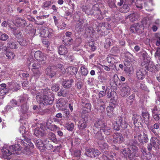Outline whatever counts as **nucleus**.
<instances>
[{
    "label": "nucleus",
    "instance_id": "obj_1",
    "mask_svg": "<svg viewBox=\"0 0 160 160\" xmlns=\"http://www.w3.org/2000/svg\"><path fill=\"white\" fill-rule=\"evenodd\" d=\"M129 144L130 146L129 148L124 149L122 153L125 157L128 156L130 159L132 160L134 158L139 156L138 148L137 146L138 142L136 141L132 140L130 141Z\"/></svg>",
    "mask_w": 160,
    "mask_h": 160
},
{
    "label": "nucleus",
    "instance_id": "obj_2",
    "mask_svg": "<svg viewBox=\"0 0 160 160\" xmlns=\"http://www.w3.org/2000/svg\"><path fill=\"white\" fill-rule=\"evenodd\" d=\"M31 93L33 94H36V99L38 103L41 105H44L52 104L53 102V97L52 95L48 96L43 93L42 91L38 92L35 88V90L31 91Z\"/></svg>",
    "mask_w": 160,
    "mask_h": 160
},
{
    "label": "nucleus",
    "instance_id": "obj_3",
    "mask_svg": "<svg viewBox=\"0 0 160 160\" xmlns=\"http://www.w3.org/2000/svg\"><path fill=\"white\" fill-rule=\"evenodd\" d=\"M154 56L158 62H160V48H158L154 54ZM142 66L147 70L150 72H152L155 69L157 70L160 69V63L155 66L153 62L151 61H145L142 63Z\"/></svg>",
    "mask_w": 160,
    "mask_h": 160
},
{
    "label": "nucleus",
    "instance_id": "obj_4",
    "mask_svg": "<svg viewBox=\"0 0 160 160\" xmlns=\"http://www.w3.org/2000/svg\"><path fill=\"white\" fill-rule=\"evenodd\" d=\"M21 143L25 146L24 149V152L26 154H30V152L32 150L34 145L31 142L30 139L27 137L25 138L24 140H20Z\"/></svg>",
    "mask_w": 160,
    "mask_h": 160
},
{
    "label": "nucleus",
    "instance_id": "obj_5",
    "mask_svg": "<svg viewBox=\"0 0 160 160\" xmlns=\"http://www.w3.org/2000/svg\"><path fill=\"white\" fill-rule=\"evenodd\" d=\"M107 140V142L110 143L120 144L124 141V138L122 135L120 133H115L112 137H108Z\"/></svg>",
    "mask_w": 160,
    "mask_h": 160
},
{
    "label": "nucleus",
    "instance_id": "obj_6",
    "mask_svg": "<svg viewBox=\"0 0 160 160\" xmlns=\"http://www.w3.org/2000/svg\"><path fill=\"white\" fill-rule=\"evenodd\" d=\"M19 101L21 103H23V104L21 106L20 111L24 115L22 117V118L26 119L28 118L27 113L28 111V107L26 103V99L24 98L23 96H21L19 98Z\"/></svg>",
    "mask_w": 160,
    "mask_h": 160
},
{
    "label": "nucleus",
    "instance_id": "obj_7",
    "mask_svg": "<svg viewBox=\"0 0 160 160\" xmlns=\"http://www.w3.org/2000/svg\"><path fill=\"white\" fill-rule=\"evenodd\" d=\"M52 32V29H48L45 27H42L39 30L40 35L42 37L51 38L54 35Z\"/></svg>",
    "mask_w": 160,
    "mask_h": 160
},
{
    "label": "nucleus",
    "instance_id": "obj_8",
    "mask_svg": "<svg viewBox=\"0 0 160 160\" xmlns=\"http://www.w3.org/2000/svg\"><path fill=\"white\" fill-rule=\"evenodd\" d=\"M96 133L95 137L99 140L98 143L100 148L103 149L107 148L108 147V145L103 140V138L101 133L99 131H96Z\"/></svg>",
    "mask_w": 160,
    "mask_h": 160
},
{
    "label": "nucleus",
    "instance_id": "obj_9",
    "mask_svg": "<svg viewBox=\"0 0 160 160\" xmlns=\"http://www.w3.org/2000/svg\"><path fill=\"white\" fill-rule=\"evenodd\" d=\"M46 130L44 124L41 123L39 124V127L35 129L34 133L37 137L39 138L44 136L45 134V131Z\"/></svg>",
    "mask_w": 160,
    "mask_h": 160
},
{
    "label": "nucleus",
    "instance_id": "obj_10",
    "mask_svg": "<svg viewBox=\"0 0 160 160\" xmlns=\"http://www.w3.org/2000/svg\"><path fill=\"white\" fill-rule=\"evenodd\" d=\"M35 58L40 63H44L46 59V57L44 54L40 51H36L34 54Z\"/></svg>",
    "mask_w": 160,
    "mask_h": 160
},
{
    "label": "nucleus",
    "instance_id": "obj_11",
    "mask_svg": "<svg viewBox=\"0 0 160 160\" xmlns=\"http://www.w3.org/2000/svg\"><path fill=\"white\" fill-rule=\"evenodd\" d=\"M86 21L85 20L80 19L77 22L75 29L77 32H81L85 28L87 25Z\"/></svg>",
    "mask_w": 160,
    "mask_h": 160
},
{
    "label": "nucleus",
    "instance_id": "obj_12",
    "mask_svg": "<svg viewBox=\"0 0 160 160\" xmlns=\"http://www.w3.org/2000/svg\"><path fill=\"white\" fill-rule=\"evenodd\" d=\"M106 125V123L102 120H100L96 121L93 126V132L95 134L96 131L101 130L102 128H103Z\"/></svg>",
    "mask_w": 160,
    "mask_h": 160
},
{
    "label": "nucleus",
    "instance_id": "obj_13",
    "mask_svg": "<svg viewBox=\"0 0 160 160\" xmlns=\"http://www.w3.org/2000/svg\"><path fill=\"white\" fill-rule=\"evenodd\" d=\"M94 107L99 112H102L105 110L104 103L102 100L98 99L97 102L94 103Z\"/></svg>",
    "mask_w": 160,
    "mask_h": 160
},
{
    "label": "nucleus",
    "instance_id": "obj_14",
    "mask_svg": "<svg viewBox=\"0 0 160 160\" xmlns=\"http://www.w3.org/2000/svg\"><path fill=\"white\" fill-rule=\"evenodd\" d=\"M100 153V152L98 150L93 148L88 149L85 152L86 155L91 158L95 157L98 156Z\"/></svg>",
    "mask_w": 160,
    "mask_h": 160
},
{
    "label": "nucleus",
    "instance_id": "obj_15",
    "mask_svg": "<svg viewBox=\"0 0 160 160\" xmlns=\"http://www.w3.org/2000/svg\"><path fill=\"white\" fill-rule=\"evenodd\" d=\"M134 137L136 139L138 140L141 143H146L148 140L147 135L145 133H143V135L139 133H137L135 135Z\"/></svg>",
    "mask_w": 160,
    "mask_h": 160
},
{
    "label": "nucleus",
    "instance_id": "obj_16",
    "mask_svg": "<svg viewBox=\"0 0 160 160\" xmlns=\"http://www.w3.org/2000/svg\"><path fill=\"white\" fill-rule=\"evenodd\" d=\"M132 119L133 123L135 126L138 127L140 125H142L143 121L140 116L137 114L134 115H133Z\"/></svg>",
    "mask_w": 160,
    "mask_h": 160
},
{
    "label": "nucleus",
    "instance_id": "obj_17",
    "mask_svg": "<svg viewBox=\"0 0 160 160\" xmlns=\"http://www.w3.org/2000/svg\"><path fill=\"white\" fill-rule=\"evenodd\" d=\"M12 154L19 155L21 152V148L18 144L12 145L9 147Z\"/></svg>",
    "mask_w": 160,
    "mask_h": 160
},
{
    "label": "nucleus",
    "instance_id": "obj_18",
    "mask_svg": "<svg viewBox=\"0 0 160 160\" xmlns=\"http://www.w3.org/2000/svg\"><path fill=\"white\" fill-rule=\"evenodd\" d=\"M150 142L156 150L160 149V140L157 138L152 137L150 140Z\"/></svg>",
    "mask_w": 160,
    "mask_h": 160
},
{
    "label": "nucleus",
    "instance_id": "obj_19",
    "mask_svg": "<svg viewBox=\"0 0 160 160\" xmlns=\"http://www.w3.org/2000/svg\"><path fill=\"white\" fill-rule=\"evenodd\" d=\"M14 22L16 25L22 27H25L26 25V21L20 17H16Z\"/></svg>",
    "mask_w": 160,
    "mask_h": 160
},
{
    "label": "nucleus",
    "instance_id": "obj_20",
    "mask_svg": "<svg viewBox=\"0 0 160 160\" xmlns=\"http://www.w3.org/2000/svg\"><path fill=\"white\" fill-rule=\"evenodd\" d=\"M130 88L128 86L124 83L122 88L121 94L123 97H127L130 93Z\"/></svg>",
    "mask_w": 160,
    "mask_h": 160
},
{
    "label": "nucleus",
    "instance_id": "obj_21",
    "mask_svg": "<svg viewBox=\"0 0 160 160\" xmlns=\"http://www.w3.org/2000/svg\"><path fill=\"white\" fill-rule=\"evenodd\" d=\"M117 122L118 124H119L120 127L122 129H125L128 127V123L126 122L125 119L122 117H118L117 119Z\"/></svg>",
    "mask_w": 160,
    "mask_h": 160
},
{
    "label": "nucleus",
    "instance_id": "obj_22",
    "mask_svg": "<svg viewBox=\"0 0 160 160\" xmlns=\"http://www.w3.org/2000/svg\"><path fill=\"white\" fill-rule=\"evenodd\" d=\"M35 144L36 147L40 150L42 152L44 150L45 145L41 140L38 139L36 140L35 141Z\"/></svg>",
    "mask_w": 160,
    "mask_h": 160
},
{
    "label": "nucleus",
    "instance_id": "obj_23",
    "mask_svg": "<svg viewBox=\"0 0 160 160\" xmlns=\"http://www.w3.org/2000/svg\"><path fill=\"white\" fill-rule=\"evenodd\" d=\"M54 68V67L53 66L49 67L46 69V74L50 78H52L55 75V72L53 70Z\"/></svg>",
    "mask_w": 160,
    "mask_h": 160
},
{
    "label": "nucleus",
    "instance_id": "obj_24",
    "mask_svg": "<svg viewBox=\"0 0 160 160\" xmlns=\"http://www.w3.org/2000/svg\"><path fill=\"white\" fill-rule=\"evenodd\" d=\"M87 119L82 118L80 120L78 124V127L80 129H83L87 126Z\"/></svg>",
    "mask_w": 160,
    "mask_h": 160
},
{
    "label": "nucleus",
    "instance_id": "obj_25",
    "mask_svg": "<svg viewBox=\"0 0 160 160\" xmlns=\"http://www.w3.org/2000/svg\"><path fill=\"white\" fill-rule=\"evenodd\" d=\"M139 15L137 13H133L129 15L126 18H129L131 22H134L138 20Z\"/></svg>",
    "mask_w": 160,
    "mask_h": 160
},
{
    "label": "nucleus",
    "instance_id": "obj_26",
    "mask_svg": "<svg viewBox=\"0 0 160 160\" xmlns=\"http://www.w3.org/2000/svg\"><path fill=\"white\" fill-rule=\"evenodd\" d=\"M136 76L138 79L139 80H142L144 78V74L142 69H137Z\"/></svg>",
    "mask_w": 160,
    "mask_h": 160
},
{
    "label": "nucleus",
    "instance_id": "obj_27",
    "mask_svg": "<svg viewBox=\"0 0 160 160\" xmlns=\"http://www.w3.org/2000/svg\"><path fill=\"white\" fill-rule=\"evenodd\" d=\"M18 43L13 40H10L7 44V47L11 49H16L18 48Z\"/></svg>",
    "mask_w": 160,
    "mask_h": 160
},
{
    "label": "nucleus",
    "instance_id": "obj_28",
    "mask_svg": "<svg viewBox=\"0 0 160 160\" xmlns=\"http://www.w3.org/2000/svg\"><path fill=\"white\" fill-rule=\"evenodd\" d=\"M58 53L60 55H64L68 52L67 49L63 45L60 46L58 48Z\"/></svg>",
    "mask_w": 160,
    "mask_h": 160
},
{
    "label": "nucleus",
    "instance_id": "obj_29",
    "mask_svg": "<svg viewBox=\"0 0 160 160\" xmlns=\"http://www.w3.org/2000/svg\"><path fill=\"white\" fill-rule=\"evenodd\" d=\"M72 79L65 80L62 83V85L65 88H69L71 86L72 83L73 82Z\"/></svg>",
    "mask_w": 160,
    "mask_h": 160
},
{
    "label": "nucleus",
    "instance_id": "obj_30",
    "mask_svg": "<svg viewBox=\"0 0 160 160\" xmlns=\"http://www.w3.org/2000/svg\"><path fill=\"white\" fill-rule=\"evenodd\" d=\"M103 156L107 157L108 159H109L108 157H110L114 160V158H115L116 154L114 153L111 152H109L108 151L105 150L104 152V154L102 156Z\"/></svg>",
    "mask_w": 160,
    "mask_h": 160
},
{
    "label": "nucleus",
    "instance_id": "obj_31",
    "mask_svg": "<svg viewBox=\"0 0 160 160\" xmlns=\"http://www.w3.org/2000/svg\"><path fill=\"white\" fill-rule=\"evenodd\" d=\"M106 135H110L112 132L111 128L109 126H108L107 125L101 130Z\"/></svg>",
    "mask_w": 160,
    "mask_h": 160
},
{
    "label": "nucleus",
    "instance_id": "obj_32",
    "mask_svg": "<svg viewBox=\"0 0 160 160\" xmlns=\"http://www.w3.org/2000/svg\"><path fill=\"white\" fill-rule=\"evenodd\" d=\"M67 69L68 73L71 74H75L77 73L78 72V69L77 68L72 66L68 67Z\"/></svg>",
    "mask_w": 160,
    "mask_h": 160
},
{
    "label": "nucleus",
    "instance_id": "obj_33",
    "mask_svg": "<svg viewBox=\"0 0 160 160\" xmlns=\"http://www.w3.org/2000/svg\"><path fill=\"white\" fill-rule=\"evenodd\" d=\"M126 74L129 76L131 75L133 73V68L132 65L130 67H127L125 69Z\"/></svg>",
    "mask_w": 160,
    "mask_h": 160
},
{
    "label": "nucleus",
    "instance_id": "obj_34",
    "mask_svg": "<svg viewBox=\"0 0 160 160\" xmlns=\"http://www.w3.org/2000/svg\"><path fill=\"white\" fill-rule=\"evenodd\" d=\"M114 108L111 106H109L107 107L106 110L107 115L110 117L112 116L113 113Z\"/></svg>",
    "mask_w": 160,
    "mask_h": 160
},
{
    "label": "nucleus",
    "instance_id": "obj_35",
    "mask_svg": "<svg viewBox=\"0 0 160 160\" xmlns=\"http://www.w3.org/2000/svg\"><path fill=\"white\" fill-rule=\"evenodd\" d=\"M130 10L129 6L125 3H124L123 6L120 8V12L123 13H126Z\"/></svg>",
    "mask_w": 160,
    "mask_h": 160
},
{
    "label": "nucleus",
    "instance_id": "obj_36",
    "mask_svg": "<svg viewBox=\"0 0 160 160\" xmlns=\"http://www.w3.org/2000/svg\"><path fill=\"white\" fill-rule=\"evenodd\" d=\"M63 42L64 44L66 45H70L73 42V40L72 38H63Z\"/></svg>",
    "mask_w": 160,
    "mask_h": 160
},
{
    "label": "nucleus",
    "instance_id": "obj_37",
    "mask_svg": "<svg viewBox=\"0 0 160 160\" xmlns=\"http://www.w3.org/2000/svg\"><path fill=\"white\" fill-rule=\"evenodd\" d=\"M19 85L17 83H13L10 86V88L13 91H17L19 88Z\"/></svg>",
    "mask_w": 160,
    "mask_h": 160
},
{
    "label": "nucleus",
    "instance_id": "obj_38",
    "mask_svg": "<svg viewBox=\"0 0 160 160\" xmlns=\"http://www.w3.org/2000/svg\"><path fill=\"white\" fill-rule=\"evenodd\" d=\"M68 94V91L67 90H61L58 93V96H62L65 97L67 96Z\"/></svg>",
    "mask_w": 160,
    "mask_h": 160
},
{
    "label": "nucleus",
    "instance_id": "obj_39",
    "mask_svg": "<svg viewBox=\"0 0 160 160\" xmlns=\"http://www.w3.org/2000/svg\"><path fill=\"white\" fill-rule=\"evenodd\" d=\"M107 60L110 63L113 64L117 62V61L112 56H108L107 58Z\"/></svg>",
    "mask_w": 160,
    "mask_h": 160
},
{
    "label": "nucleus",
    "instance_id": "obj_40",
    "mask_svg": "<svg viewBox=\"0 0 160 160\" xmlns=\"http://www.w3.org/2000/svg\"><path fill=\"white\" fill-rule=\"evenodd\" d=\"M32 71L33 72V76L36 79L38 78L41 74V72L38 69H32Z\"/></svg>",
    "mask_w": 160,
    "mask_h": 160
},
{
    "label": "nucleus",
    "instance_id": "obj_41",
    "mask_svg": "<svg viewBox=\"0 0 160 160\" xmlns=\"http://www.w3.org/2000/svg\"><path fill=\"white\" fill-rule=\"evenodd\" d=\"M0 40L2 41H5L9 38L8 36L5 33H2L0 32Z\"/></svg>",
    "mask_w": 160,
    "mask_h": 160
},
{
    "label": "nucleus",
    "instance_id": "obj_42",
    "mask_svg": "<svg viewBox=\"0 0 160 160\" xmlns=\"http://www.w3.org/2000/svg\"><path fill=\"white\" fill-rule=\"evenodd\" d=\"M66 127L68 131H72L74 128V124L73 123L69 124L68 122H67L66 124Z\"/></svg>",
    "mask_w": 160,
    "mask_h": 160
},
{
    "label": "nucleus",
    "instance_id": "obj_43",
    "mask_svg": "<svg viewBox=\"0 0 160 160\" xmlns=\"http://www.w3.org/2000/svg\"><path fill=\"white\" fill-rule=\"evenodd\" d=\"M2 152L4 155L7 156H10L12 154L11 150L9 149V148L8 149L6 148L3 149L2 150Z\"/></svg>",
    "mask_w": 160,
    "mask_h": 160
},
{
    "label": "nucleus",
    "instance_id": "obj_44",
    "mask_svg": "<svg viewBox=\"0 0 160 160\" xmlns=\"http://www.w3.org/2000/svg\"><path fill=\"white\" fill-rule=\"evenodd\" d=\"M6 55L9 59H13L15 56L14 53L12 52L7 51L6 53Z\"/></svg>",
    "mask_w": 160,
    "mask_h": 160
},
{
    "label": "nucleus",
    "instance_id": "obj_45",
    "mask_svg": "<svg viewBox=\"0 0 160 160\" xmlns=\"http://www.w3.org/2000/svg\"><path fill=\"white\" fill-rule=\"evenodd\" d=\"M84 110L87 112H89L91 110V104L90 103H87L85 104V106L84 108Z\"/></svg>",
    "mask_w": 160,
    "mask_h": 160
},
{
    "label": "nucleus",
    "instance_id": "obj_46",
    "mask_svg": "<svg viewBox=\"0 0 160 160\" xmlns=\"http://www.w3.org/2000/svg\"><path fill=\"white\" fill-rule=\"evenodd\" d=\"M81 74L84 76H86L88 73V71L84 66H83L81 67Z\"/></svg>",
    "mask_w": 160,
    "mask_h": 160
},
{
    "label": "nucleus",
    "instance_id": "obj_47",
    "mask_svg": "<svg viewBox=\"0 0 160 160\" xmlns=\"http://www.w3.org/2000/svg\"><path fill=\"white\" fill-rule=\"evenodd\" d=\"M52 3L50 1H47L44 2L43 3L42 8L45 9H47L49 8V7Z\"/></svg>",
    "mask_w": 160,
    "mask_h": 160
},
{
    "label": "nucleus",
    "instance_id": "obj_48",
    "mask_svg": "<svg viewBox=\"0 0 160 160\" xmlns=\"http://www.w3.org/2000/svg\"><path fill=\"white\" fill-rule=\"evenodd\" d=\"M98 79L100 82H106L107 79V76L104 75H101L98 77Z\"/></svg>",
    "mask_w": 160,
    "mask_h": 160
},
{
    "label": "nucleus",
    "instance_id": "obj_49",
    "mask_svg": "<svg viewBox=\"0 0 160 160\" xmlns=\"http://www.w3.org/2000/svg\"><path fill=\"white\" fill-rule=\"evenodd\" d=\"M82 42L81 38H77L73 43V46L74 47H78L79 46Z\"/></svg>",
    "mask_w": 160,
    "mask_h": 160
},
{
    "label": "nucleus",
    "instance_id": "obj_50",
    "mask_svg": "<svg viewBox=\"0 0 160 160\" xmlns=\"http://www.w3.org/2000/svg\"><path fill=\"white\" fill-rule=\"evenodd\" d=\"M142 26L143 27V28L144 27H147L149 25V24L148 22V21L147 20L146 18H144L142 21Z\"/></svg>",
    "mask_w": 160,
    "mask_h": 160
},
{
    "label": "nucleus",
    "instance_id": "obj_51",
    "mask_svg": "<svg viewBox=\"0 0 160 160\" xmlns=\"http://www.w3.org/2000/svg\"><path fill=\"white\" fill-rule=\"evenodd\" d=\"M88 44L90 47L89 48L91 49L92 51H94L96 49V47L94 46L93 42L91 41L89 42Z\"/></svg>",
    "mask_w": 160,
    "mask_h": 160
},
{
    "label": "nucleus",
    "instance_id": "obj_52",
    "mask_svg": "<svg viewBox=\"0 0 160 160\" xmlns=\"http://www.w3.org/2000/svg\"><path fill=\"white\" fill-rule=\"evenodd\" d=\"M152 112L154 114L153 115V117L154 119L156 121L160 119V117L159 115L157 113L158 112L155 110V109H153L152 111Z\"/></svg>",
    "mask_w": 160,
    "mask_h": 160
},
{
    "label": "nucleus",
    "instance_id": "obj_53",
    "mask_svg": "<svg viewBox=\"0 0 160 160\" xmlns=\"http://www.w3.org/2000/svg\"><path fill=\"white\" fill-rule=\"evenodd\" d=\"M155 36L157 38L156 45L157 46H159L160 45V34L159 33H156L155 35Z\"/></svg>",
    "mask_w": 160,
    "mask_h": 160
},
{
    "label": "nucleus",
    "instance_id": "obj_54",
    "mask_svg": "<svg viewBox=\"0 0 160 160\" xmlns=\"http://www.w3.org/2000/svg\"><path fill=\"white\" fill-rule=\"evenodd\" d=\"M156 103L157 105L154 109H155L156 111L159 112H160V100L156 101Z\"/></svg>",
    "mask_w": 160,
    "mask_h": 160
},
{
    "label": "nucleus",
    "instance_id": "obj_55",
    "mask_svg": "<svg viewBox=\"0 0 160 160\" xmlns=\"http://www.w3.org/2000/svg\"><path fill=\"white\" fill-rule=\"evenodd\" d=\"M33 68L32 69H38L40 67V64L37 61H34L33 63L32 64Z\"/></svg>",
    "mask_w": 160,
    "mask_h": 160
},
{
    "label": "nucleus",
    "instance_id": "obj_56",
    "mask_svg": "<svg viewBox=\"0 0 160 160\" xmlns=\"http://www.w3.org/2000/svg\"><path fill=\"white\" fill-rule=\"evenodd\" d=\"M113 128L114 129L116 130H119L120 129V126L119 124H118L117 121L116 122H115L113 123Z\"/></svg>",
    "mask_w": 160,
    "mask_h": 160
},
{
    "label": "nucleus",
    "instance_id": "obj_57",
    "mask_svg": "<svg viewBox=\"0 0 160 160\" xmlns=\"http://www.w3.org/2000/svg\"><path fill=\"white\" fill-rule=\"evenodd\" d=\"M135 24L136 25V30L137 32H138L139 30H142L143 29V27L142 26L140 23H135Z\"/></svg>",
    "mask_w": 160,
    "mask_h": 160
},
{
    "label": "nucleus",
    "instance_id": "obj_58",
    "mask_svg": "<svg viewBox=\"0 0 160 160\" xmlns=\"http://www.w3.org/2000/svg\"><path fill=\"white\" fill-rule=\"evenodd\" d=\"M19 131L22 134L26 133L27 132L26 128L23 126H21L19 128Z\"/></svg>",
    "mask_w": 160,
    "mask_h": 160
},
{
    "label": "nucleus",
    "instance_id": "obj_59",
    "mask_svg": "<svg viewBox=\"0 0 160 160\" xmlns=\"http://www.w3.org/2000/svg\"><path fill=\"white\" fill-rule=\"evenodd\" d=\"M63 112L64 113L63 117L66 118H68L69 116V112L67 109H65L63 110Z\"/></svg>",
    "mask_w": 160,
    "mask_h": 160
},
{
    "label": "nucleus",
    "instance_id": "obj_60",
    "mask_svg": "<svg viewBox=\"0 0 160 160\" xmlns=\"http://www.w3.org/2000/svg\"><path fill=\"white\" fill-rule=\"evenodd\" d=\"M58 127L55 125H51V126L48 128V129L50 130L54 131L58 129Z\"/></svg>",
    "mask_w": 160,
    "mask_h": 160
},
{
    "label": "nucleus",
    "instance_id": "obj_61",
    "mask_svg": "<svg viewBox=\"0 0 160 160\" xmlns=\"http://www.w3.org/2000/svg\"><path fill=\"white\" fill-rule=\"evenodd\" d=\"M19 42L20 44L22 46H24L27 45L28 43V42L25 39H21V40Z\"/></svg>",
    "mask_w": 160,
    "mask_h": 160
},
{
    "label": "nucleus",
    "instance_id": "obj_62",
    "mask_svg": "<svg viewBox=\"0 0 160 160\" xmlns=\"http://www.w3.org/2000/svg\"><path fill=\"white\" fill-rule=\"evenodd\" d=\"M59 86L56 84H53L52 87V90L54 91H57L59 90Z\"/></svg>",
    "mask_w": 160,
    "mask_h": 160
},
{
    "label": "nucleus",
    "instance_id": "obj_63",
    "mask_svg": "<svg viewBox=\"0 0 160 160\" xmlns=\"http://www.w3.org/2000/svg\"><path fill=\"white\" fill-rule=\"evenodd\" d=\"M135 98V95L134 94H132L128 98V101L129 102H130L131 103L134 100Z\"/></svg>",
    "mask_w": 160,
    "mask_h": 160
},
{
    "label": "nucleus",
    "instance_id": "obj_64",
    "mask_svg": "<svg viewBox=\"0 0 160 160\" xmlns=\"http://www.w3.org/2000/svg\"><path fill=\"white\" fill-rule=\"evenodd\" d=\"M136 25L134 24L132 25L130 28V30L132 32L134 33L135 32H137L136 28Z\"/></svg>",
    "mask_w": 160,
    "mask_h": 160
}]
</instances>
